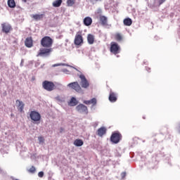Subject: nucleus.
I'll use <instances>...</instances> for the list:
<instances>
[{"label": "nucleus", "instance_id": "c756f323", "mask_svg": "<svg viewBox=\"0 0 180 180\" xmlns=\"http://www.w3.org/2000/svg\"><path fill=\"white\" fill-rule=\"evenodd\" d=\"M84 103H85V105H91V100H89V101H84Z\"/></svg>", "mask_w": 180, "mask_h": 180}, {"label": "nucleus", "instance_id": "6ab92c4d", "mask_svg": "<svg viewBox=\"0 0 180 180\" xmlns=\"http://www.w3.org/2000/svg\"><path fill=\"white\" fill-rule=\"evenodd\" d=\"M73 144L76 147H82V146H84V141L82 139H75Z\"/></svg>", "mask_w": 180, "mask_h": 180}, {"label": "nucleus", "instance_id": "9b49d317", "mask_svg": "<svg viewBox=\"0 0 180 180\" xmlns=\"http://www.w3.org/2000/svg\"><path fill=\"white\" fill-rule=\"evenodd\" d=\"M17 109L20 113H23V110L25 109V103L20 100H16Z\"/></svg>", "mask_w": 180, "mask_h": 180}, {"label": "nucleus", "instance_id": "c85d7f7f", "mask_svg": "<svg viewBox=\"0 0 180 180\" xmlns=\"http://www.w3.org/2000/svg\"><path fill=\"white\" fill-rule=\"evenodd\" d=\"M38 176H39V178H43V176H44V172H39L38 173Z\"/></svg>", "mask_w": 180, "mask_h": 180}, {"label": "nucleus", "instance_id": "bb28decb", "mask_svg": "<svg viewBox=\"0 0 180 180\" xmlns=\"http://www.w3.org/2000/svg\"><path fill=\"white\" fill-rule=\"evenodd\" d=\"M90 102L93 106H95L96 105V98H94L91 100H90Z\"/></svg>", "mask_w": 180, "mask_h": 180}, {"label": "nucleus", "instance_id": "f3484780", "mask_svg": "<svg viewBox=\"0 0 180 180\" xmlns=\"http://www.w3.org/2000/svg\"><path fill=\"white\" fill-rule=\"evenodd\" d=\"M84 24L85 26H91L92 25V18L91 17H86L84 19Z\"/></svg>", "mask_w": 180, "mask_h": 180}, {"label": "nucleus", "instance_id": "5701e85b", "mask_svg": "<svg viewBox=\"0 0 180 180\" xmlns=\"http://www.w3.org/2000/svg\"><path fill=\"white\" fill-rule=\"evenodd\" d=\"M8 5L9 8H15L16 6V3L15 0H8Z\"/></svg>", "mask_w": 180, "mask_h": 180}, {"label": "nucleus", "instance_id": "a211bd4d", "mask_svg": "<svg viewBox=\"0 0 180 180\" xmlns=\"http://www.w3.org/2000/svg\"><path fill=\"white\" fill-rule=\"evenodd\" d=\"M68 105L69 106H77V105H78V101H77L75 97H72Z\"/></svg>", "mask_w": 180, "mask_h": 180}, {"label": "nucleus", "instance_id": "412c9836", "mask_svg": "<svg viewBox=\"0 0 180 180\" xmlns=\"http://www.w3.org/2000/svg\"><path fill=\"white\" fill-rule=\"evenodd\" d=\"M123 23L124 26H131L133 20H131L130 18H127L123 20Z\"/></svg>", "mask_w": 180, "mask_h": 180}, {"label": "nucleus", "instance_id": "6e6552de", "mask_svg": "<svg viewBox=\"0 0 180 180\" xmlns=\"http://www.w3.org/2000/svg\"><path fill=\"white\" fill-rule=\"evenodd\" d=\"M68 88H70V89H74L76 92H82V88L78 82H71L68 84Z\"/></svg>", "mask_w": 180, "mask_h": 180}, {"label": "nucleus", "instance_id": "9d476101", "mask_svg": "<svg viewBox=\"0 0 180 180\" xmlns=\"http://www.w3.org/2000/svg\"><path fill=\"white\" fill-rule=\"evenodd\" d=\"M76 110L79 113H88V107L84 104H79L76 107Z\"/></svg>", "mask_w": 180, "mask_h": 180}, {"label": "nucleus", "instance_id": "aec40b11", "mask_svg": "<svg viewBox=\"0 0 180 180\" xmlns=\"http://www.w3.org/2000/svg\"><path fill=\"white\" fill-rule=\"evenodd\" d=\"M100 22H101L103 26H106V25H108V18L104 15L100 16Z\"/></svg>", "mask_w": 180, "mask_h": 180}, {"label": "nucleus", "instance_id": "473e14b6", "mask_svg": "<svg viewBox=\"0 0 180 180\" xmlns=\"http://www.w3.org/2000/svg\"><path fill=\"white\" fill-rule=\"evenodd\" d=\"M22 2H27V0H22Z\"/></svg>", "mask_w": 180, "mask_h": 180}, {"label": "nucleus", "instance_id": "7ed1b4c3", "mask_svg": "<svg viewBox=\"0 0 180 180\" xmlns=\"http://www.w3.org/2000/svg\"><path fill=\"white\" fill-rule=\"evenodd\" d=\"M74 43L75 46H82V44H84V37H82V31H78L76 33Z\"/></svg>", "mask_w": 180, "mask_h": 180}, {"label": "nucleus", "instance_id": "7c9ffc66", "mask_svg": "<svg viewBox=\"0 0 180 180\" xmlns=\"http://www.w3.org/2000/svg\"><path fill=\"white\" fill-rule=\"evenodd\" d=\"M121 176L122 179L125 178L126 177V172H124L121 174Z\"/></svg>", "mask_w": 180, "mask_h": 180}, {"label": "nucleus", "instance_id": "f257e3e1", "mask_svg": "<svg viewBox=\"0 0 180 180\" xmlns=\"http://www.w3.org/2000/svg\"><path fill=\"white\" fill-rule=\"evenodd\" d=\"M53 43L54 41L51 37L45 36L41 39V46L44 48L39 49L37 57H49L53 52Z\"/></svg>", "mask_w": 180, "mask_h": 180}, {"label": "nucleus", "instance_id": "f8f14e48", "mask_svg": "<svg viewBox=\"0 0 180 180\" xmlns=\"http://www.w3.org/2000/svg\"><path fill=\"white\" fill-rule=\"evenodd\" d=\"M108 99L110 102H112V103L116 102V101H117V94L113 91H110Z\"/></svg>", "mask_w": 180, "mask_h": 180}, {"label": "nucleus", "instance_id": "a878e982", "mask_svg": "<svg viewBox=\"0 0 180 180\" xmlns=\"http://www.w3.org/2000/svg\"><path fill=\"white\" fill-rule=\"evenodd\" d=\"M28 172L30 174H34V172H36V167L32 166L30 169H28Z\"/></svg>", "mask_w": 180, "mask_h": 180}, {"label": "nucleus", "instance_id": "2eb2a0df", "mask_svg": "<svg viewBox=\"0 0 180 180\" xmlns=\"http://www.w3.org/2000/svg\"><path fill=\"white\" fill-rule=\"evenodd\" d=\"M31 18L34 19V20H42L44 18V14H33L31 15Z\"/></svg>", "mask_w": 180, "mask_h": 180}, {"label": "nucleus", "instance_id": "f03ea898", "mask_svg": "<svg viewBox=\"0 0 180 180\" xmlns=\"http://www.w3.org/2000/svg\"><path fill=\"white\" fill-rule=\"evenodd\" d=\"M42 86L44 89H46L49 92H51V91H54L57 88L53 82H49L47 80L43 82Z\"/></svg>", "mask_w": 180, "mask_h": 180}, {"label": "nucleus", "instance_id": "1a4fd4ad", "mask_svg": "<svg viewBox=\"0 0 180 180\" xmlns=\"http://www.w3.org/2000/svg\"><path fill=\"white\" fill-rule=\"evenodd\" d=\"M30 117L33 122H40L41 115L37 111H31L30 113Z\"/></svg>", "mask_w": 180, "mask_h": 180}, {"label": "nucleus", "instance_id": "dca6fc26", "mask_svg": "<svg viewBox=\"0 0 180 180\" xmlns=\"http://www.w3.org/2000/svg\"><path fill=\"white\" fill-rule=\"evenodd\" d=\"M87 41L89 44H94V43H95V35L89 34L87 35Z\"/></svg>", "mask_w": 180, "mask_h": 180}, {"label": "nucleus", "instance_id": "423d86ee", "mask_svg": "<svg viewBox=\"0 0 180 180\" xmlns=\"http://www.w3.org/2000/svg\"><path fill=\"white\" fill-rule=\"evenodd\" d=\"M110 51L116 56V54H119V53H120V46L116 42H111Z\"/></svg>", "mask_w": 180, "mask_h": 180}, {"label": "nucleus", "instance_id": "0eeeda50", "mask_svg": "<svg viewBox=\"0 0 180 180\" xmlns=\"http://www.w3.org/2000/svg\"><path fill=\"white\" fill-rule=\"evenodd\" d=\"M79 78H80V85L82 88H84V89H86L89 88V81L86 79V77H85V75H79Z\"/></svg>", "mask_w": 180, "mask_h": 180}, {"label": "nucleus", "instance_id": "2f4dec72", "mask_svg": "<svg viewBox=\"0 0 180 180\" xmlns=\"http://www.w3.org/2000/svg\"><path fill=\"white\" fill-rule=\"evenodd\" d=\"M166 0H159V5H162L164 2H165Z\"/></svg>", "mask_w": 180, "mask_h": 180}, {"label": "nucleus", "instance_id": "ddd939ff", "mask_svg": "<svg viewBox=\"0 0 180 180\" xmlns=\"http://www.w3.org/2000/svg\"><path fill=\"white\" fill-rule=\"evenodd\" d=\"M25 45L28 49L33 47V39H32V37L25 39Z\"/></svg>", "mask_w": 180, "mask_h": 180}, {"label": "nucleus", "instance_id": "4be33fe9", "mask_svg": "<svg viewBox=\"0 0 180 180\" xmlns=\"http://www.w3.org/2000/svg\"><path fill=\"white\" fill-rule=\"evenodd\" d=\"M61 4H63V0H56L53 2V6L54 8H60V6H61Z\"/></svg>", "mask_w": 180, "mask_h": 180}, {"label": "nucleus", "instance_id": "20e7f679", "mask_svg": "<svg viewBox=\"0 0 180 180\" xmlns=\"http://www.w3.org/2000/svg\"><path fill=\"white\" fill-rule=\"evenodd\" d=\"M122 140V134L119 131L113 132L110 136V141L112 144H117Z\"/></svg>", "mask_w": 180, "mask_h": 180}, {"label": "nucleus", "instance_id": "cd10ccee", "mask_svg": "<svg viewBox=\"0 0 180 180\" xmlns=\"http://www.w3.org/2000/svg\"><path fill=\"white\" fill-rule=\"evenodd\" d=\"M38 140L39 141V143H44V138L43 136H39Z\"/></svg>", "mask_w": 180, "mask_h": 180}, {"label": "nucleus", "instance_id": "f704fd0d", "mask_svg": "<svg viewBox=\"0 0 180 180\" xmlns=\"http://www.w3.org/2000/svg\"><path fill=\"white\" fill-rule=\"evenodd\" d=\"M58 65H53V67H57Z\"/></svg>", "mask_w": 180, "mask_h": 180}, {"label": "nucleus", "instance_id": "39448f33", "mask_svg": "<svg viewBox=\"0 0 180 180\" xmlns=\"http://www.w3.org/2000/svg\"><path fill=\"white\" fill-rule=\"evenodd\" d=\"M12 30H13V28H12V25L8 22H3L1 24V32L5 33V34H8Z\"/></svg>", "mask_w": 180, "mask_h": 180}, {"label": "nucleus", "instance_id": "393cba45", "mask_svg": "<svg viewBox=\"0 0 180 180\" xmlns=\"http://www.w3.org/2000/svg\"><path fill=\"white\" fill-rule=\"evenodd\" d=\"M67 5L68 6H73V5H75V0H67Z\"/></svg>", "mask_w": 180, "mask_h": 180}, {"label": "nucleus", "instance_id": "4468645a", "mask_svg": "<svg viewBox=\"0 0 180 180\" xmlns=\"http://www.w3.org/2000/svg\"><path fill=\"white\" fill-rule=\"evenodd\" d=\"M106 127H102L97 130V134L99 136V137H103L104 134H106Z\"/></svg>", "mask_w": 180, "mask_h": 180}, {"label": "nucleus", "instance_id": "72a5a7b5", "mask_svg": "<svg viewBox=\"0 0 180 180\" xmlns=\"http://www.w3.org/2000/svg\"><path fill=\"white\" fill-rule=\"evenodd\" d=\"M58 86H61V84H58Z\"/></svg>", "mask_w": 180, "mask_h": 180}, {"label": "nucleus", "instance_id": "b1692460", "mask_svg": "<svg viewBox=\"0 0 180 180\" xmlns=\"http://www.w3.org/2000/svg\"><path fill=\"white\" fill-rule=\"evenodd\" d=\"M115 40H117V41H122L123 37H122V34H116L115 35Z\"/></svg>", "mask_w": 180, "mask_h": 180}]
</instances>
